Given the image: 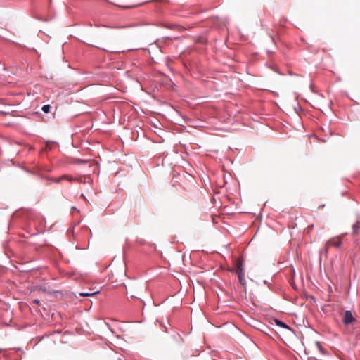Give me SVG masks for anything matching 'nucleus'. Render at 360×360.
<instances>
[{"instance_id":"nucleus-8","label":"nucleus","mask_w":360,"mask_h":360,"mask_svg":"<svg viewBox=\"0 0 360 360\" xmlns=\"http://www.w3.org/2000/svg\"><path fill=\"white\" fill-rule=\"evenodd\" d=\"M98 293V291H95V292H79V295L82 297H89V296H94Z\"/></svg>"},{"instance_id":"nucleus-3","label":"nucleus","mask_w":360,"mask_h":360,"mask_svg":"<svg viewBox=\"0 0 360 360\" xmlns=\"http://www.w3.org/2000/svg\"><path fill=\"white\" fill-rule=\"evenodd\" d=\"M344 236V235H341L337 238H331L329 240L327 241L326 243V247L328 248L330 246H335V247H337V248H339L340 247L341 245V240L342 238V237Z\"/></svg>"},{"instance_id":"nucleus-4","label":"nucleus","mask_w":360,"mask_h":360,"mask_svg":"<svg viewBox=\"0 0 360 360\" xmlns=\"http://www.w3.org/2000/svg\"><path fill=\"white\" fill-rule=\"evenodd\" d=\"M235 271L237 274H240V273H245V268H244V262L242 259L238 258L236 260Z\"/></svg>"},{"instance_id":"nucleus-5","label":"nucleus","mask_w":360,"mask_h":360,"mask_svg":"<svg viewBox=\"0 0 360 360\" xmlns=\"http://www.w3.org/2000/svg\"><path fill=\"white\" fill-rule=\"evenodd\" d=\"M63 179H67L68 181H69L70 182H74L75 181H78L79 182H82V179H74L70 176H66V175H63L59 178H58L56 181V182L57 183H60L62 180Z\"/></svg>"},{"instance_id":"nucleus-12","label":"nucleus","mask_w":360,"mask_h":360,"mask_svg":"<svg viewBox=\"0 0 360 360\" xmlns=\"http://www.w3.org/2000/svg\"><path fill=\"white\" fill-rule=\"evenodd\" d=\"M316 346L318 347L319 349L321 352H323V348H322V346H321V343H320V342H316Z\"/></svg>"},{"instance_id":"nucleus-11","label":"nucleus","mask_w":360,"mask_h":360,"mask_svg":"<svg viewBox=\"0 0 360 360\" xmlns=\"http://www.w3.org/2000/svg\"><path fill=\"white\" fill-rule=\"evenodd\" d=\"M314 228V224H311L309 226H307V228L306 229V232L307 234H309L310 232L311 231V230L313 229Z\"/></svg>"},{"instance_id":"nucleus-15","label":"nucleus","mask_w":360,"mask_h":360,"mask_svg":"<svg viewBox=\"0 0 360 360\" xmlns=\"http://www.w3.org/2000/svg\"><path fill=\"white\" fill-rule=\"evenodd\" d=\"M131 297H136V296L134 295H131Z\"/></svg>"},{"instance_id":"nucleus-9","label":"nucleus","mask_w":360,"mask_h":360,"mask_svg":"<svg viewBox=\"0 0 360 360\" xmlns=\"http://www.w3.org/2000/svg\"><path fill=\"white\" fill-rule=\"evenodd\" d=\"M42 110L45 113H48L50 112L51 106L49 105H45L42 107Z\"/></svg>"},{"instance_id":"nucleus-14","label":"nucleus","mask_w":360,"mask_h":360,"mask_svg":"<svg viewBox=\"0 0 360 360\" xmlns=\"http://www.w3.org/2000/svg\"><path fill=\"white\" fill-rule=\"evenodd\" d=\"M87 179H88V181H87L88 183L91 181V179L89 177H88Z\"/></svg>"},{"instance_id":"nucleus-1","label":"nucleus","mask_w":360,"mask_h":360,"mask_svg":"<svg viewBox=\"0 0 360 360\" xmlns=\"http://www.w3.org/2000/svg\"><path fill=\"white\" fill-rule=\"evenodd\" d=\"M114 42V34L112 32H106L101 37L100 46L97 47L106 51L120 52V51L117 50L113 46Z\"/></svg>"},{"instance_id":"nucleus-13","label":"nucleus","mask_w":360,"mask_h":360,"mask_svg":"<svg viewBox=\"0 0 360 360\" xmlns=\"http://www.w3.org/2000/svg\"><path fill=\"white\" fill-rule=\"evenodd\" d=\"M33 302L39 304V300H34Z\"/></svg>"},{"instance_id":"nucleus-7","label":"nucleus","mask_w":360,"mask_h":360,"mask_svg":"<svg viewBox=\"0 0 360 360\" xmlns=\"http://www.w3.org/2000/svg\"><path fill=\"white\" fill-rule=\"evenodd\" d=\"M237 275H238L240 283L243 286H245V284H246L245 278V273L238 274Z\"/></svg>"},{"instance_id":"nucleus-2","label":"nucleus","mask_w":360,"mask_h":360,"mask_svg":"<svg viewBox=\"0 0 360 360\" xmlns=\"http://www.w3.org/2000/svg\"><path fill=\"white\" fill-rule=\"evenodd\" d=\"M356 318L349 310H347L342 317V322L345 326H349L356 322Z\"/></svg>"},{"instance_id":"nucleus-10","label":"nucleus","mask_w":360,"mask_h":360,"mask_svg":"<svg viewBox=\"0 0 360 360\" xmlns=\"http://www.w3.org/2000/svg\"><path fill=\"white\" fill-rule=\"evenodd\" d=\"M276 323L277 326H281L283 328H288V326L284 323L281 322V321L276 320Z\"/></svg>"},{"instance_id":"nucleus-6","label":"nucleus","mask_w":360,"mask_h":360,"mask_svg":"<svg viewBox=\"0 0 360 360\" xmlns=\"http://www.w3.org/2000/svg\"><path fill=\"white\" fill-rule=\"evenodd\" d=\"M360 231V221H356L352 226V235L356 236Z\"/></svg>"}]
</instances>
